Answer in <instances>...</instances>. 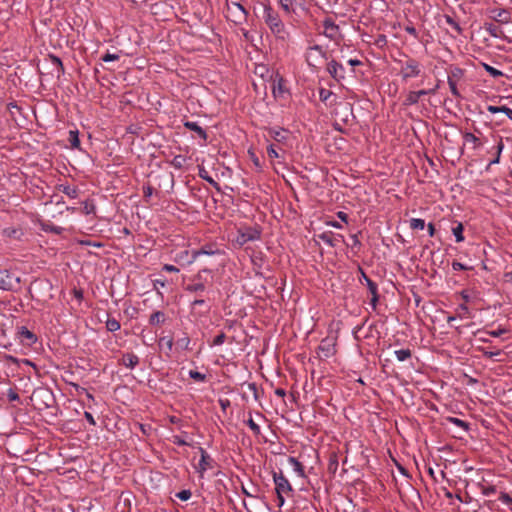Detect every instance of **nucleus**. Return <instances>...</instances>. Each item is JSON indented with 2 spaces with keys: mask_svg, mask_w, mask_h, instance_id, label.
Masks as SVG:
<instances>
[{
  "mask_svg": "<svg viewBox=\"0 0 512 512\" xmlns=\"http://www.w3.org/2000/svg\"><path fill=\"white\" fill-rule=\"evenodd\" d=\"M262 18L277 41L281 43L290 41L291 34L276 10L265 5Z\"/></svg>",
  "mask_w": 512,
  "mask_h": 512,
  "instance_id": "obj_1",
  "label": "nucleus"
},
{
  "mask_svg": "<svg viewBox=\"0 0 512 512\" xmlns=\"http://www.w3.org/2000/svg\"><path fill=\"white\" fill-rule=\"evenodd\" d=\"M400 76L404 82L421 75L422 65L414 58L407 57L405 60H399Z\"/></svg>",
  "mask_w": 512,
  "mask_h": 512,
  "instance_id": "obj_2",
  "label": "nucleus"
},
{
  "mask_svg": "<svg viewBox=\"0 0 512 512\" xmlns=\"http://www.w3.org/2000/svg\"><path fill=\"white\" fill-rule=\"evenodd\" d=\"M259 238L260 231L257 227L241 226L237 229L233 242L235 245L243 246L250 241L258 240Z\"/></svg>",
  "mask_w": 512,
  "mask_h": 512,
  "instance_id": "obj_3",
  "label": "nucleus"
},
{
  "mask_svg": "<svg viewBox=\"0 0 512 512\" xmlns=\"http://www.w3.org/2000/svg\"><path fill=\"white\" fill-rule=\"evenodd\" d=\"M272 93L275 99L286 101L290 95L287 80L279 73L272 76Z\"/></svg>",
  "mask_w": 512,
  "mask_h": 512,
  "instance_id": "obj_4",
  "label": "nucleus"
},
{
  "mask_svg": "<svg viewBox=\"0 0 512 512\" xmlns=\"http://www.w3.org/2000/svg\"><path fill=\"white\" fill-rule=\"evenodd\" d=\"M322 25L323 31L321 32V34L328 38L330 41H333L336 44H338L341 40H343V35L340 31L339 26L335 23V21L332 18H325L322 22Z\"/></svg>",
  "mask_w": 512,
  "mask_h": 512,
  "instance_id": "obj_5",
  "label": "nucleus"
},
{
  "mask_svg": "<svg viewBox=\"0 0 512 512\" xmlns=\"http://www.w3.org/2000/svg\"><path fill=\"white\" fill-rule=\"evenodd\" d=\"M228 17L234 23H242L246 20L248 12L240 1L227 0Z\"/></svg>",
  "mask_w": 512,
  "mask_h": 512,
  "instance_id": "obj_6",
  "label": "nucleus"
},
{
  "mask_svg": "<svg viewBox=\"0 0 512 512\" xmlns=\"http://www.w3.org/2000/svg\"><path fill=\"white\" fill-rule=\"evenodd\" d=\"M323 59H327L326 52L320 45H314L306 51V61L310 67L316 68Z\"/></svg>",
  "mask_w": 512,
  "mask_h": 512,
  "instance_id": "obj_7",
  "label": "nucleus"
},
{
  "mask_svg": "<svg viewBox=\"0 0 512 512\" xmlns=\"http://www.w3.org/2000/svg\"><path fill=\"white\" fill-rule=\"evenodd\" d=\"M336 339L334 337H326L318 347V353L321 358H329L335 354Z\"/></svg>",
  "mask_w": 512,
  "mask_h": 512,
  "instance_id": "obj_8",
  "label": "nucleus"
},
{
  "mask_svg": "<svg viewBox=\"0 0 512 512\" xmlns=\"http://www.w3.org/2000/svg\"><path fill=\"white\" fill-rule=\"evenodd\" d=\"M273 480L276 486L277 495L289 494L292 491L291 484L288 479L282 474L274 473Z\"/></svg>",
  "mask_w": 512,
  "mask_h": 512,
  "instance_id": "obj_9",
  "label": "nucleus"
},
{
  "mask_svg": "<svg viewBox=\"0 0 512 512\" xmlns=\"http://www.w3.org/2000/svg\"><path fill=\"white\" fill-rule=\"evenodd\" d=\"M327 72L336 81H341L345 78V68L341 63L335 60H331L327 64Z\"/></svg>",
  "mask_w": 512,
  "mask_h": 512,
  "instance_id": "obj_10",
  "label": "nucleus"
},
{
  "mask_svg": "<svg viewBox=\"0 0 512 512\" xmlns=\"http://www.w3.org/2000/svg\"><path fill=\"white\" fill-rule=\"evenodd\" d=\"M434 94V90H418V91H409L404 99L403 104L406 106L415 105L419 102L420 98L425 95Z\"/></svg>",
  "mask_w": 512,
  "mask_h": 512,
  "instance_id": "obj_11",
  "label": "nucleus"
},
{
  "mask_svg": "<svg viewBox=\"0 0 512 512\" xmlns=\"http://www.w3.org/2000/svg\"><path fill=\"white\" fill-rule=\"evenodd\" d=\"M14 287V278L6 271H0V289L11 290Z\"/></svg>",
  "mask_w": 512,
  "mask_h": 512,
  "instance_id": "obj_12",
  "label": "nucleus"
},
{
  "mask_svg": "<svg viewBox=\"0 0 512 512\" xmlns=\"http://www.w3.org/2000/svg\"><path fill=\"white\" fill-rule=\"evenodd\" d=\"M200 454H201V457H200L199 463L197 465V470L201 475H203V473L205 471H207L209 468H211L212 460H211L210 456L203 449H200Z\"/></svg>",
  "mask_w": 512,
  "mask_h": 512,
  "instance_id": "obj_13",
  "label": "nucleus"
},
{
  "mask_svg": "<svg viewBox=\"0 0 512 512\" xmlns=\"http://www.w3.org/2000/svg\"><path fill=\"white\" fill-rule=\"evenodd\" d=\"M298 0H279V5L286 14H293L296 12Z\"/></svg>",
  "mask_w": 512,
  "mask_h": 512,
  "instance_id": "obj_14",
  "label": "nucleus"
},
{
  "mask_svg": "<svg viewBox=\"0 0 512 512\" xmlns=\"http://www.w3.org/2000/svg\"><path fill=\"white\" fill-rule=\"evenodd\" d=\"M488 111L491 112V113H501L503 114L506 118H509L512 120V109L506 107V106H501V107H497V106H488Z\"/></svg>",
  "mask_w": 512,
  "mask_h": 512,
  "instance_id": "obj_15",
  "label": "nucleus"
},
{
  "mask_svg": "<svg viewBox=\"0 0 512 512\" xmlns=\"http://www.w3.org/2000/svg\"><path fill=\"white\" fill-rule=\"evenodd\" d=\"M493 19L500 23H508L510 20L509 13L506 10H494L493 11Z\"/></svg>",
  "mask_w": 512,
  "mask_h": 512,
  "instance_id": "obj_16",
  "label": "nucleus"
},
{
  "mask_svg": "<svg viewBox=\"0 0 512 512\" xmlns=\"http://www.w3.org/2000/svg\"><path fill=\"white\" fill-rule=\"evenodd\" d=\"M288 463L292 467L293 471L299 476L304 477V468L302 464L294 457L288 458Z\"/></svg>",
  "mask_w": 512,
  "mask_h": 512,
  "instance_id": "obj_17",
  "label": "nucleus"
},
{
  "mask_svg": "<svg viewBox=\"0 0 512 512\" xmlns=\"http://www.w3.org/2000/svg\"><path fill=\"white\" fill-rule=\"evenodd\" d=\"M139 363V358L132 353L126 354L123 356V364L127 368H134Z\"/></svg>",
  "mask_w": 512,
  "mask_h": 512,
  "instance_id": "obj_18",
  "label": "nucleus"
},
{
  "mask_svg": "<svg viewBox=\"0 0 512 512\" xmlns=\"http://www.w3.org/2000/svg\"><path fill=\"white\" fill-rule=\"evenodd\" d=\"M463 76V70L461 68H452L448 75V81L458 82Z\"/></svg>",
  "mask_w": 512,
  "mask_h": 512,
  "instance_id": "obj_19",
  "label": "nucleus"
},
{
  "mask_svg": "<svg viewBox=\"0 0 512 512\" xmlns=\"http://www.w3.org/2000/svg\"><path fill=\"white\" fill-rule=\"evenodd\" d=\"M463 230L464 228L461 223H458L455 227L452 228V233L455 236L457 242L464 241Z\"/></svg>",
  "mask_w": 512,
  "mask_h": 512,
  "instance_id": "obj_20",
  "label": "nucleus"
},
{
  "mask_svg": "<svg viewBox=\"0 0 512 512\" xmlns=\"http://www.w3.org/2000/svg\"><path fill=\"white\" fill-rule=\"evenodd\" d=\"M398 361L403 362L411 357V351L409 349H400L394 352Z\"/></svg>",
  "mask_w": 512,
  "mask_h": 512,
  "instance_id": "obj_21",
  "label": "nucleus"
},
{
  "mask_svg": "<svg viewBox=\"0 0 512 512\" xmlns=\"http://www.w3.org/2000/svg\"><path fill=\"white\" fill-rule=\"evenodd\" d=\"M159 346L161 349L166 348L167 352H170L173 347V338L162 337L159 341Z\"/></svg>",
  "mask_w": 512,
  "mask_h": 512,
  "instance_id": "obj_22",
  "label": "nucleus"
},
{
  "mask_svg": "<svg viewBox=\"0 0 512 512\" xmlns=\"http://www.w3.org/2000/svg\"><path fill=\"white\" fill-rule=\"evenodd\" d=\"M457 316L461 319H466L470 317V311L465 304H461L457 308Z\"/></svg>",
  "mask_w": 512,
  "mask_h": 512,
  "instance_id": "obj_23",
  "label": "nucleus"
},
{
  "mask_svg": "<svg viewBox=\"0 0 512 512\" xmlns=\"http://www.w3.org/2000/svg\"><path fill=\"white\" fill-rule=\"evenodd\" d=\"M213 253V251L206 249L195 250L192 252L191 259L188 260V263L194 262L199 255H212Z\"/></svg>",
  "mask_w": 512,
  "mask_h": 512,
  "instance_id": "obj_24",
  "label": "nucleus"
},
{
  "mask_svg": "<svg viewBox=\"0 0 512 512\" xmlns=\"http://www.w3.org/2000/svg\"><path fill=\"white\" fill-rule=\"evenodd\" d=\"M410 227L412 229L422 230L425 227V221L423 219H420V218H412L410 220Z\"/></svg>",
  "mask_w": 512,
  "mask_h": 512,
  "instance_id": "obj_25",
  "label": "nucleus"
},
{
  "mask_svg": "<svg viewBox=\"0 0 512 512\" xmlns=\"http://www.w3.org/2000/svg\"><path fill=\"white\" fill-rule=\"evenodd\" d=\"M463 138H464V144L465 145H469L471 144L473 147H475L476 145V142H477V137L470 133V132H466L464 135H463Z\"/></svg>",
  "mask_w": 512,
  "mask_h": 512,
  "instance_id": "obj_26",
  "label": "nucleus"
},
{
  "mask_svg": "<svg viewBox=\"0 0 512 512\" xmlns=\"http://www.w3.org/2000/svg\"><path fill=\"white\" fill-rule=\"evenodd\" d=\"M108 331L115 332L120 329V323L116 319H108L106 322Z\"/></svg>",
  "mask_w": 512,
  "mask_h": 512,
  "instance_id": "obj_27",
  "label": "nucleus"
},
{
  "mask_svg": "<svg viewBox=\"0 0 512 512\" xmlns=\"http://www.w3.org/2000/svg\"><path fill=\"white\" fill-rule=\"evenodd\" d=\"M63 192L72 199L78 196V189L74 186H63Z\"/></svg>",
  "mask_w": 512,
  "mask_h": 512,
  "instance_id": "obj_28",
  "label": "nucleus"
},
{
  "mask_svg": "<svg viewBox=\"0 0 512 512\" xmlns=\"http://www.w3.org/2000/svg\"><path fill=\"white\" fill-rule=\"evenodd\" d=\"M191 259V257L189 256V252L187 250L185 251H181L180 253H178L175 257V260L177 262H185L187 264L188 263V260Z\"/></svg>",
  "mask_w": 512,
  "mask_h": 512,
  "instance_id": "obj_29",
  "label": "nucleus"
},
{
  "mask_svg": "<svg viewBox=\"0 0 512 512\" xmlns=\"http://www.w3.org/2000/svg\"><path fill=\"white\" fill-rule=\"evenodd\" d=\"M70 142L72 147H79L78 130H70Z\"/></svg>",
  "mask_w": 512,
  "mask_h": 512,
  "instance_id": "obj_30",
  "label": "nucleus"
},
{
  "mask_svg": "<svg viewBox=\"0 0 512 512\" xmlns=\"http://www.w3.org/2000/svg\"><path fill=\"white\" fill-rule=\"evenodd\" d=\"M164 320V314L161 312H155L150 317V323L151 324H159L163 322Z\"/></svg>",
  "mask_w": 512,
  "mask_h": 512,
  "instance_id": "obj_31",
  "label": "nucleus"
},
{
  "mask_svg": "<svg viewBox=\"0 0 512 512\" xmlns=\"http://www.w3.org/2000/svg\"><path fill=\"white\" fill-rule=\"evenodd\" d=\"M485 29L487 32H489V34L493 37H498L499 34L498 32L500 31L499 27L490 23V24H486L485 26Z\"/></svg>",
  "mask_w": 512,
  "mask_h": 512,
  "instance_id": "obj_32",
  "label": "nucleus"
},
{
  "mask_svg": "<svg viewBox=\"0 0 512 512\" xmlns=\"http://www.w3.org/2000/svg\"><path fill=\"white\" fill-rule=\"evenodd\" d=\"M484 68H485V70H486V71H487L491 76H493V77H495V78L503 75V73H502L500 70H498V69H496V68H494V67H492V66H490V65H488V64H484Z\"/></svg>",
  "mask_w": 512,
  "mask_h": 512,
  "instance_id": "obj_33",
  "label": "nucleus"
},
{
  "mask_svg": "<svg viewBox=\"0 0 512 512\" xmlns=\"http://www.w3.org/2000/svg\"><path fill=\"white\" fill-rule=\"evenodd\" d=\"M367 282H368L369 290L372 294V303L375 304V302L377 301V286L375 283H373L370 280H367Z\"/></svg>",
  "mask_w": 512,
  "mask_h": 512,
  "instance_id": "obj_34",
  "label": "nucleus"
},
{
  "mask_svg": "<svg viewBox=\"0 0 512 512\" xmlns=\"http://www.w3.org/2000/svg\"><path fill=\"white\" fill-rule=\"evenodd\" d=\"M331 95H332V92L328 89L321 88L319 90V97H320V100L323 102H326Z\"/></svg>",
  "mask_w": 512,
  "mask_h": 512,
  "instance_id": "obj_35",
  "label": "nucleus"
},
{
  "mask_svg": "<svg viewBox=\"0 0 512 512\" xmlns=\"http://www.w3.org/2000/svg\"><path fill=\"white\" fill-rule=\"evenodd\" d=\"M204 285L202 283H193L187 286V290L190 292H198L204 290Z\"/></svg>",
  "mask_w": 512,
  "mask_h": 512,
  "instance_id": "obj_36",
  "label": "nucleus"
},
{
  "mask_svg": "<svg viewBox=\"0 0 512 512\" xmlns=\"http://www.w3.org/2000/svg\"><path fill=\"white\" fill-rule=\"evenodd\" d=\"M190 344V339L188 337H183L177 341V346L181 349H188Z\"/></svg>",
  "mask_w": 512,
  "mask_h": 512,
  "instance_id": "obj_37",
  "label": "nucleus"
},
{
  "mask_svg": "<svg viewBox=\"0 0 512 512\" xmlns=\"http://www.w3.org/2000/svg\"><path fill=\"white\" fill-rule=\"evenodd\" d=\"M189 376L192 379L197 380V381H203L205 379V375H203L202 373H200L198 371H194V370L189 371Z\"/></svg>",
  "mask_w": 512,
  "mask_h": 512,
  "instance_id": "obj_38",
  "label": "nucleus"
},
{
  "mask_svg": "<svg viewBox=\"0 0 512 512\" xmlns=\"http://www.w3.org/2000/svg\"><path fill=\"white\" fill-rule=\"evenodd\" d=\"M102 61L104 62H112V61H116L119 59V55L118 54H112V53H106L105 55L102 56Z\"/></svg>",
  "mask_w": 512,
  "mask_h": 512,
  "instance_id": "obj_39",
  "label": "nucleus"
},
{
  "mask_svg": "<svg viewBox=\"0 0 512 512\" xmlns=\"http://www.w3.org/2000/svg\"><path fill=\"white\" fill-rule=\"evenodd\" d=\"M247 424L249 426V428L255 433V434H259L260 433V427L258 424H256L252 418H249L248 421H247Z\"/></svg>",
  "mask_w": 512,
  "mask_h": 512,
  "instance_id": "obj_40",
  "label": "nucleus"
},
{
  "mask_svg": "<svg viewBox=\"0 0 512 512\" xmlns=\"http://www.w3.org/2000/svg\"><path fill=\"white\" fill-rule=\"evenodd\" d=\"M457 84H458V82L448 81V85H449L450 91H451V93L455 97H459L460 96L459 90L457 88Z\"/></svg>",
  "mask_w": 512,
  "mask_h": 512,
  "instance_id": "obj_41",
  "label": "nucleus"
},
{
  "mask_svg": "<svg viewBox=\"0 0 512 512\" xmlns=\"http://www.w3.org/2000/svg\"><path fill=\"white\" fill-rule=\"evenodd\" d=\"M507 330L505 328H498L497 330L487 331L486 333L492 337H499L505 334Z\"/></svg>",
  "mask_w": 512,
  "mask_h": 512,
  "instance_id": "obj_42",
  "label": "nucleus"
},
{
  "mask_svg": "<svg viewBox=\"0 0 512 512\" xmlns=\"http://www.w3.org/2000/svg\"><path fill=\"white\" fill-rule=\"evenodd\" d=\"M178 498L182 501H187L191 497V492L189 490H182L177 494Z\"/></svg>",
  "mask_w": 512,
  "mask_h": 512,
  "instance_id": "obj_43",
  "label": "nucleus"
},
{
  "mask_svg": "<svg viewBox=\"0 0 512 512\" xmlns=\"http://www.w3.org/2000/svg\"><path fill=\"white\" fill-rule=\"evenodd\" d=\"M225 338H226V336L224 333L217 335L213 340V345H215V346L222 345L225 341Z\"/></svg>",
  "mask_w": 512,
  "mask_h": 512,
  "instance_id": "obj_44",
  "label": "nucleus"
},
{
  "mask_svg": "<svg viewBox=\"0 0 512 512\" xmlns=\"http://www.w3.org/2000/svg\"><path fill=\"white\" fill-rule=\"evenodd\" d=\"M267 153L270 159L279 158L278 151L272 145L268 148Z\"/></svg>",
  "mask_w": 512,
  "mask_h": 512,
  "instance_id": "obj_45",
  "label": "nucleus"
},
{
  "mask_svg": "<svg viewBox=\"0 0 512 512\" xmlns=\"http://www.w3.org/2000/svg\"><path fill=\"white\" fill-rule=\"evenodd\" d=\"M199 175L201 178L207 180L210 183H215L214 180L208 175V172L205 169H201L199 171Z\"/></svg>",
  "mask_w": 512,
  "mask_h": 512,
  "instance_id": "obj_46",
  "label": "nucleus"
},
{
  "mask_svg": "<svg viewBox=\"0 0 512 512\" xmlns=\"http://www.w3.org/2000/svg\"><path fill=\"white\" fill-rule=\"evenodd\" d=\"M450 421L454 423L456 426L467 429V425L464 421L458 418H451Z\"/></svg>",
  "mask_w": 512,
  "mask_h": 512,
  "instance_id": "obj_47",
  "label": "nucleus"
},
{
  "mask_svg": "<svg viewBox=\"0 0 512 512\" xmlns=\"http://www.w3.org/2000/svg\"><path fill=\"white\" fill-rule=\"evenodd\" d=\"M84 417L86 418V420L91 424V425H95L96 424V421L94 419V417L92 416V414L90 412H85L84 413Z\"/></svg>",
  "mask_w": 512,
  "mask_h": 512,
  "instance_id": "obj_48",
  "label": "nucleus"
},
{
  "mask_svg": "<svg viewBox=\"0 0 512 512\" xmlns=\"http://www.w3.org/2000/svg\"><path fill=\"white\" fill-rule=\"evenodd\" d=\"M22 335H23L25 338H27V339H29V340H31V341H34V340H35V336H34V334H33L32 332H30L29 330H26V329H25V330H23Z\"/></svg>",
  "mask_w": 512,
  "mask_h": 512,
  "instance_id": "obj_49",
  "label": "nucleus"
},
{
  "mask_svg": "<svg viewBox=\"0 0 512 512\" xmlns=\"http://www.w3.org/2000/svg\"><path fill=\"white\" fill-rule=\"evenodd\" d=\"M273 134L271 135V137H273L276 141H281V139L283 138L282 136V133L280 130H272Z\"/></svg>",
  "mask_w": 512,
  "mask_h": 512,
  "instance_id": "obj_50",
  "label": "nucleus"
},
{
  "mask_svg": "<svg viewBox=\"0 0 512 512\" xmlns=\"http://www.w3.org/2000/svg\"><path fill=\"white\" fill-rule=\"evenodd\" d=\"M163 270L167 271V272H178L179 269L173 265H170V264H166L163 266Z\"/></svg>",
  "mask_w": 512,
  "mask_h": 512,
  "instance_id": "obj_51",
  "label": "nucleus"
},
{
  "mask_svg": "<svg viewBox=\"0 0 512 512\" xmlns=\"http://www.w3.org/2000/svg\"><path fill=\"white\" fill-rule=\"evenodd\" d=\"M502 149H503V145H502V144H498V145H497L498 155H500V153H501ZM498 162H499V156H497L496 158H494V160H492V161L490 162V165H492V164H496V163H498Z\"/></svg>",
  "mask_w": 512,
  "mask_h": 512,
  "instance_id": "obj_52",
  "label": "nucleus"
},
{
  "mask_svg": "<svg viewBox=\"0 0 512 512\" xmlns=\"http://www.w3.org/2000/svg\"><path fill=\"white\" fill-rule=\"evenodd\" d=\"M452 267H453V269H454V270H465V269H467V267H466V266H464V265H463L462 263H460V262H453V263H452Z\"/></svg>",
  "mask_w": 512,
  "mask_h": 512,
  "instance_id": "obj_53",
  "label": "nucleus"
},
{
  "mask_svg": "<svg viewBox=\"0 0 512 512\" xmlns=\"http://www.w3.org/2000/svg\"><path fill=\"white\" fill-rule=\"evenodd\" d=\"M284 494H280V495H277V499H278V506L279 507H282L285 503V499L283 497Z\"/></svg>",
  "mask_w": 512,
  "mask_h": 512,
  "instance_id": "obj_54",
  "label": "nucleus"
},
{
  "mask_svg": "<svg viewBox=\"0 0 512 512\" xmlns=\"http://www.w3.org/2000/svg\"><path fill=\"white\" fill-rule=\"evenodd\" d=\"M348 64H349V65H351V66H358V65H360V64H361V61H360V60H358V59H350V60L348 61Z\"/></svg>",
  "mask_w": 512,
  "mask_h": 512,
  "instance_id": "obj_55",
  "label": "nucleus"
},
{
  "mask_svg": "<svg viewBox=\"0 0 512 512\" xmlns=\"http://www.w3.org/2000/svg\"><path fill=\"white\" fill-rule=\"evenodd\" d=\"M428 232H429L430 236H433L434 233H435V228H434V225L432 223L428 224Z\"/></svg>",
  "mask_w": 512,
  "mask_h": 512,
  "instance_id": "obj_56",
  "label": "nucleus"
},
{
  "mask_svg": "<svg viewBox=\"0 0 512 512\" xmlns=\"http://www.w3.org/2000/svg\"><path fill=\"white\" fill-rule=\"evenodd\" d=\"M185 128H192V129H195V128H200V127H199V126H197L195 123L186 122V123H185Z\"/></svg>",
  "mask_w": 512,
  "mask_h": 512,
  "instance_id": "obj_57",
  "label": "nucleus"
},
{
  "mask_svg": "<svg viewBox=\"0 0 512 512\" xmlns=\"http://www.w3.org/2000/svg\"><path fill=\"white\" fill-rule=\"evenodd\" d=\"M195 131L198 133L199 137L206 139L205 130L199 129V130H195Z\"/></svg>",
  "mask_w": 512,
  "mask_h": 512,
  "instance_id": "obj_58",
  "label": "nucleus"
},
{
  "mask_svg": "<svg viewBox=\"0 0 512 512\" xmlns=\"http://www.w3.org/2000/svg\"><path fill=\"white\" fill-rule=\"evenodd\" d=\"M406 31L411 35H416V29L414 27H406Z\"/></svg>",
  "mask_w": 512,
  "mask_h": 512,
  "instance_id": "obj_59",
  "label": "nucleus"
},
{
  "mask_svg": "<svg viewBox=\"0 0 512 512\" xmlns=\"http://www.w3.org/2000/svg\"><path fill=\"white\" fill-rule=\"evenodd\" d=\"M53 61H54L58 66H60V68H61V69L63 68L62 62H61V60H60L58 57H53Z\"/></svg>",
  "mask_w": 512,
  "mask_h": 512,
  "instance_id": "obj_60",
  "label": "nucleus"
},
{
  "mask_svg": "<svg viewBox=\"0 0 512 512\" xmlns=\"http://www.w3.org/2000/svg\"><path fill=\"white\" fill-rule=\"evenodd\" d=\"M9 399L10 400H17L18 399V395L14 392H10L9 393Z\"/></svg>",
  "mask_w": 512,
  "mask_h": 512,
  "instance_id": "obj_61",
  "label": "nucleus"
},
{
  "mask_svg": "<svg viewBox=\"0 0 512 512\" xmlns=\"http://www.w3.org/2000/svg\"><path fill=\"white\" fill-rule=\"evenodd\" d=\"M338 216L343 220V221H346V214L343 213V212H339L338 213Z\"/></svg>",
  "mask_w": 512,
  "mask_h": 512,
  "instance_id": "obj_62",
  "label": "nucleus"
},
{
  "mask_svg": "<svg viewBox=\"0 0 512 512\" xmlns=\"http://www.w3.org/2000/svg\"><path fill=\"white\" fill-rule=\"evenodd\" d=\"M276 394L279 395V396H284L285 392L282 389H278V390H276Z\"/></svg>",
  "mask_w": 512,
  "mask_h": 512,
  "instance_id": "obj_63",
  "label": "nucleus"
},
{
  "mask_svg": "<svg viewBox=\"0 0 512 512\" xmlns=\"http://www.w3.org/2000/svg\"><path fill=\"white\" fill-rule=\"evenodd\" d=\"M330 225L335 227V228H341L342 227L338 222H331Z\"/></svg>",
  "mask_w": 512,
  "mask_h": 512,
  "instance_id": "obj_64",
  "label": "nucleus"
}]
</instances>
